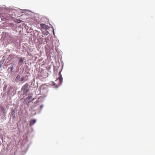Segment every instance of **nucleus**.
<instances>
[{
  "label": "nucleus",
  "instance_id": "nucleus-1",
  "mask_svg": "<svg viewBox=\"0 0 155 155\" xmlns=\"http://www.w3.org/2000/svg\"><path fill=\"white\" fill-rule=\"evenodd\" d=\"M59 77L58 78L56 79L54 83L57 86L60 85L62 81V78L60 72H59Z\"/></svg>",
  "mask_w": 155,
  "mask_h": 155
},
{
  "label": "nucleus",
  "instance_id": "nucleus-2",
  "mask_svg": "<svg viewBox=\"0 0 155 155\" xmlns=\"http://www.w3.org/2000/svg\"><path fill=\"white\" fill-rule=\"evenodd\" d=\"M28 86V84L26 83L22 87V89L25 93H27L29 91Z\"/></svg>",
  "mask_w": 155,
  "mask_h": 155
},
{
  "label": "nucleus",
  "instance_id": "nucleus-3",
  "mask_svg": "<svg viewBox=\"0 0 155 155\" xmlns=\"http://www.w3.org/2000/svg\"><path fill=\"white\" fill-rule=\"evenodd\" d=\"M19 60L18 62V63L20 65H21L24 63V61L25 60V59L22 58H18Z\"/></svg>",
  "mask_w": 155,
  "mask_h": 155
},
{
  "label": "nucleus",
  "instance_id": "nucleus-4",
  "mask_svg": "<svg viewBox=\"0 0 155 155\" xmlns=\"http://www.w3.org/2000/svg\"><path fill=\"white\" fill-rule=\"evenodd\" d=\"M15 65L14 64L12 63L11 64L10 67H9L8 68V70L10 69V71L11 72L14 69V66Z\"/></svg>",
  "mask_w": 155,
  "mask_h": 155
},
{
  "label": "nucleus",
  "instance_id": "nucleus-5",
  "mask_svg": "<svg viewBox=\"0 0 155 155\" xmlns=\"http://www.w3.org/2000/svg\"><path fill=\"white\" fill-rule=\"evenodd\" d=\"M36 120H32L30 121V126L33 125L36 122Z\"/></svg>",
  "mask_w": 155,
  "mask_h": 155
},
{
  "label": "nucleus",
  "instance_id": "nucleus-6",
  "mask_svg": "<svg viewBox=\"0 0 155 155\" xmlns=\"http://www.w3.org/2000/svg\"><path fill=\"white\" fill-rule=\"evenodd\" d=\"M15 111L13 110L11 114V115L12 118H14L15 117Z\"/></svg>",
  "mask_w": 155,
  "mask_h": 155
},
{
  "label": "nucleus",
  "instance_id": "nucleus-7",
  "mask_svg": "<svg viewBox=\"0 0 155 155\" xmlns=\"http://www.w3.org/2000/svg\"><path fill=\"white\" fill-rule=\"evenodd\" d=\"M40 25L41 27L43 28H44L45 29H46L47 28V26L45 24H40Z\"/></svg>",
  "mask_w": 155,
  "mask_h": 155
},
{
  "label": "nucleus",
  "instance_id": "nucleus-8",
  "mask_svg": "<svg viewBox=\"0 0 155 155\" xmlns=\"http://www.w3.org/2000/svg\"><path fill=\"white\" fill-rule=\"evenodd\" d=\"M25 79V78L24 77H22L21 78V81H23Z\"/></svg>",
  "mask_w": 155,
  "mask_h": 155
},
{
  "label": "nucleus",
  "instance_id": "nucleus-9",
  "mask_svg": "<svg viewBox=\"0 0 155 155\" xmlns=\"http://www.w3.org/2000/svg\"><path fill=\"white\" fill-rule=\"evenodd\" d=\"M31 97H32L31 96H28V97H27L26 99L28 100H29L31 98Z\"/></svg>",
  "mask_w": 155,
  "mask_h": 155
},
{
  "label": "nucleus",
  "instance_id": "nucleus-10",
  "mask_svg": "<svg viewBox=\"0 0 155 155\" xmlns=\"http://www.w3.org/2000/svg\"><path fill=\"white\" fill-rule=\"evenodd\" d=\"M20 78V76L19 75H18L16 78V79H18Z\"/></svg>",
  "mask_w": 155,
  "mask_h": 155
},
{
  "label": "nucleus",
  "instance_id": "nucleus-11",
  "mask_svg": "<svg viewBox=\"0 0 155 155\" xmlns=\"http://www.w3.org/2000/svg\"><path fill=\"white\" fill-rule=\"evenodd\" d=\"M16 22L18 23H20L21 22V20H17Z\"/></svg>",
  "mask_w": 155,
  "mask_h": 155
},
{
  "label": "nucleus",
  "instance_id": "nucleus-12",
  "mask_svg": "<svg viewBox=\"0 0 155 155\" xmlns=\"http://www.w3.org/2000/svg\"><path fill=\"white\" fill-rule=\"evenodd\" d=\"M43 107V105H41V106H40V108H41V109L42 108V107Z\"/></svg>",
  "mask_w": 155,
  "mask_h": 155
},
{
  "label": "nucleus",
  "instance_id": "nucleus-13",
  "mask_svg": "<svg viewBox=\"0 0 155 155\" xmlns=\"http://www.w3.org/2000/svg\"><path fill=\"white\" fill-rule=\"evenodd\" d=\"M1 68V64H0V68Z\"/></svg>",
  "mask_w": 155,
  "mask_h": 155
}]
</instances>
